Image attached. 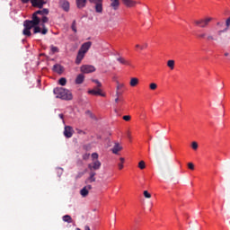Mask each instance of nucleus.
<instances>
[{"label": "nucleus", "instance_id": "18", "mask_svg": "<svg viewBox=\"0 0 230 230\" xmlns=\"http://www.w3.org/2000/svg\"><path fill=\"white\" fill-rule=\"evenodd\" d=\"M117 62H119V64H122V66H130V61L125 59V58H117Z\"/></svg>", "mask_w": 230, "mask_h": 230}, {"label": "nucleus", "instance_id": "28", "mask_svg": "<svg viewBox=\"0 0 230 230\" xmlns=\"http://www.w3.org/2000/svg\"><path fill=\"white\" fill-rule=\"evenodd\" d=\"M120 163L119 164V170H123V163H125V158H119Z\"/></svg>", "mask_w": 230, "mask_h": 230}, {"label": "nucleus", "instance_id": "17", "mask_svg": "<svg viewBox=\"0 0 230 230\" xmlns=\"http://www.w3.org/2000/svg\"><path fill=\"white\" fill-rule=\"evenodd\" d=\"M84 80H85V75L79 74L75 78V84L80 85L81 84H84Z\"/></svg>", "mask_w": 230, "mask_h": 230}, {"label": "nucleus", "instance_id": "25", "mask_svg": "<svg viewBox=\"0 0 230 230\" xmlns=\"http://www.w3.org/2000/svg\"><path fill=\"white\" fill-rule=\"evenodd\" d=\"M59 85H66L67 84V79L66 77H61L58 81Z\"/></svg>", "mask_w": 230, "mask_h": 230}, {"label": "nucleus", "instance_id": "26", "mask_svg": "<svg viewBox=\"0 0 230 230\" xmlns=\"http://www.w3.org/2000/svg\"><path fill=\"white\" fill-rule=\"evenodd\" d=\"M138 168H139L140 170H145V168H146V164H145V161H140V162L138 163Z\"/></svg>", "mask_w": 230, "mask_h": 230}, {"label": "nucleus", "instance_id": "31", "mask_svg": "<svg viewBox=\"0 0 230 230\" xmlns=\"http://www.w3.org/2000/svg\"><path fill=\"white\" fill-rule=\"evenodd\" d=\"M229 28L230 27L226 26L225 29L218 31L217 35H222V33H226L229 30Z\"/></svg>", "mask_w": 230, "mask_h": 230}, {"label": "nucleus", "instance_id": "58", "mask_svg": "<svg viewBox=\"0 0 230 230\" xmlns=\"http://www.w3.org/2000/svg\"><path fill=\"white\" fill-rule=\"evenodd\" d=\"M117 90H119V86H117Z\"/></svg>", "mask_w": 230, "mask_h": 230}, {"label": "nucleus", "instance_id": "12", "mask_svg": "<svg viewBox=\"0 0 230 230\" xmlns=\"http://www.w3.org/2000/svg\"><path fill=\"white\" fill-rule=\"evenodd\" d=\"M59 6L64 12H69V2L67 0H60Z\"/></svg>", "mask_w": 230, "mask_h": 230}, {"label": "nucleus", "instance_id": "8", "mask_svg": "<svg viewBox=\"0 0 230 230\" xmlns=\"http://www.w3.org/2000/svg\"><path fill=\"white\" fill-rule=\"evenodd\" d=\"M73 134H75V130L73 129V127L71 126H66L64 129V136L65 137H73Z\"/></svg>", "mask_w": 230, "mask_h": 230}, {"label": "nucleus", "instance_id": "40", "mask_svg": "<svg viewBox=\"0 0 230 230\" xmlns=\"http://www.w3.org/2000/svg\"><path fill=\"white\" fill-rule=\"evenodd\" d=\"M130 115H125L122 117V119H124V121H130Z\"/></svg>", "mask_w": 230, "mask_h": 230}, {"label": "nucleus", "instance_id": "42", "mask_svg": "<svg viewBox=\"0 0 230 230\" xmlns=\"http://www.w3.org/2000/svg\"><path fill=\"white\" fill-rule=\"evenodd\" d=\"M226 26H227V28H230V17L226 21Z\"/></svg>", "mask_w": 230, "mask_h": 230}, {"label": "nucleus", "instance_id": "27", "mask_svg": "<svg viewBox=\"0 0 230 230\" xmlns=\"http://www.w3.org/2000/svg\"><path fill=\"white\" fill-rule=\"evenodd\" d=\"M33 28V33L36 34V33H40V28L39 27V25H34L32 26Z\"/></svg>", "mask_w": 230, "mask_h": 230}, {"label": "nucleus", "instance_id": "52", "mask_svg": "<svg viewBox=\"0 0 230 230\" xmlns=\"http://www.w3.org/2000/svg\"><path fill=\"white\" fill-rule=\"evenodd\" d=\"M60 119H64V114H59Z\"/></svg>", "mask_w": 230, "mask_h": 230}, {"label": "nucleus", "instance_id": "7", "mask_svg": "<svg viewBox=\"0 0 230 230\" xmlns=\"http://www.w3.org/2000/svg\"><path fill=\"white\" fill-rule=\"evenodd\" d=\"M123 4L127 6V8H136L137 4H141V2H137L135 0H121Z\"/></svg>", "mask_w": 230, "mask_h": 230}, {"label": "nucleus", "instance_id": "19", "mask_svg": "<svg viewBox=\"0 0 230 230\" xmlns=\"http://www.w3.org/2000/svg\"><path fill=\"white\" fill-rule=\"evenodd\" d=\"M84 57H85V53L79 50L76 57V64H80L84 60Z\"/></svg>", "mask_w": 230, "mask_h": 230}, {"label": "nucleus", "instance_id": "24", "mask_svg": "<svg viewBox=\"0 0 230 230\" xmlns=\"http://www.w3.org/2000/svg\"><path fill=\"white\" fill-rule=\"evenodd\" d=\"M167 66L170 67V69L173 70L175 67V61L173 59L168 60Z\"/></svg>", "mask_w": 230, "mask_h": 230}, {"label": "nucleus", "instance_id": "21", "mask_svg": "<svg viewBox=\"0 0 230 230\" xmlns=\"http://www.w3.org/2000/svg\"><path fill=\"white\" fill-rule=\"evenodd\" d=\"M139 84V79L137 77H132L130 79L129 84L131 87H136Z\"/></svg>", "mask_w": 230, "mask_h": 230}, {"label": "nucleus", "instance_id": "11", "mask_svg": "<svg viewBox=\"0 0 230 230\" xmlns=\"http://www.w3.org/2000/svg\"><path fill=\"white\" fill-rule=\"evenodd\" d=\"M88 94H93V96H105V94L102 93V89H100V87L89 90Z\"/></svg>", "mask_w": 230, "mask_h": 230}, {"label": "nucleus", "instance_id": "4", "mask_svg": "<svg viewBox=\"0 0 230 230\" xmlns=\"http://www.w3.org/2000/svg\"><path fill=\"white\" fill-rule=\"evenodd\" d=\"M91 4H94L96 13H103V0H88Z\"/></svg>", "mask_w": 230, "mask_h": 230}, {"label": "nucleus", "instance_id": "55", "mask_svg": "<svg viewBox=\"0 0 230 230\" xmlns=\"http://www.w3.org/2000/svg\"><path fill=\"white\" fill-rule=\"evenodd\" d=\"M136 48H139V49H141V46L140 45H136Z\"/></svg>", "mask_w": 230, "mask_h": 230}, {"label": "nucleus", "instance_id": "23", "mask_svg": "<svg viewBox=\"0 0 230 230\" xmlns=\"http://www.w3.org/2000/svg\"><path fill=\"white\" fill-rule=\"evenodd\" d=\"M80 193L82 197H87L89 195V190H87V187H84L81 190Z\"/></svg>", "mask_w": 230, "mask_h": 230}, {"label": "nucleus", "instance_id": "3", "mask_svg": "<svg viewBox=\"0 0 230 230\" xmlns=\"http://www.w3.org/2000/svg\"><path fill=\"white\" fill-rule=\"evenodd\" d=\"M213 21V18L207 17L199 20H194L195 26H199V28H208L209 26V22Z\"/></svg>", "mask_w": 230, "mask_h": 230}, {"label": "nucleus", "instance_id": "1", "mask_svg": "<svg viewBox=\"0 0 230 230\" xmlns=\"http://www.w3.org/2000/svg\"><path fill=\"white\" fill-rule=\"evenodd\" d=\"M49 13V9L38 10L32 14V20H25L23 22V31L22 33L25 37H31V29L33 26H39L40 24V18L38 15H48Z\"/></svg>", "mask_w": 230, "mask_h": 230}, {"label": "nucleus", "instance_id": "33", "mask_svg": "<svg viewBox=\"0 0 230 230\" xmlns=\"http://www.w3.org/2000/svg\"><path fill=\"white\" fill-rule=\"evenodd\" d=\"M144 197L146 199H152V194H150L148 190H144Z\"/></svg>", "mask_w": 230, "mask_h": 230}, {"label": "nucleus", "instance_id": "45", "mask_svg": "<svg viewBox=\"0 0 230 230\" xmlns=\"http://www.w3.org/2000/svg\"><path fill=\"white\" fill-rule=\"evenodd\" d=\"M208 40H215V38L212 35L207 37Z\"/></svg>", "mask_w": 230, "mask_h": 230}, {"label": "nucleus", "instance_id": "5", "mask_svg": "<svg viewBox=\"0 0 230 230\" xmlns=\"http://www.w3.org/2000/svg\"><path fill=\"white\" fill-rule=\"evenodd\" d=\"M100 168H102V162H100L99 160H93V162L88 164V169L90 170V172L100 170Z\"/></svg>", "mask_w": 230, "mask_h": 230}, {"label": "nucleus", "instance_id": "29", "mask_svg": "<svg viewBox=\"0 0 230 230\" xmlns=\"http://www.w3.org/2000/svg\"><path fill=\"white\" fill-rule=\"evenodd\" d=\"M71 28H72L73 31L75 33H76L77 30H76V21L75 20L73 21Z\"/></svg>", "mask_w": 230, "mask_h": 230}, {"label": "nucleus", "instance_id": "44", "mask_svg": "<svg viewBox=\"0 0 230 230\" xmlns=\"http://www.w3.org/2000/svg\"><path fill=\"white\" fill-rule=\"evenodd\" d=\"M146 48H148V43H145L144 45L140 46V49H146Z\"/></svg>", "mask_w": 230, "mask_h": 230}, {"label": "nucleus", "instance_id": "59", "mask_svg": "<svg viewBox=\"0 0 230 230\" xmlns=\"http://www.w3.org/2000/svg\"><path fill=\"white\" fill-rule=\"evenodd\" d=\"M77 230H81L80 228H77Z\"/></svg>", "mask_w": 230, "mask_h": 230}, {"label": "nucleus", "instance_id": "10", "mask_svg": "<svg viewBox=\"0 0 230 230\" xmlns=\"http://www.w3.org/2000/svg\"><path fill=\"white\" fill-rule=\"evenodd\" d=\"M31 3L34 8H42L46 4L44 0H31Z\"/></svg>", "mask_w": 230, "mask_h": 230}, {"label": "nucleus", "instance_id": "41", "mask_svg": "<svg viewBox=\"0 0 230 230\" xmlns=\"http://www.w3.org/2000/svg\"><path fill=\"white\" fill-rule=\"evenodd\" d=\"M48 21H49V19L47 16H43L41 19V22H43V24H46V22H48Z\"/></svg>", "mask_w": 230, "mask_h": 230}, {"label": "nucleus", "instance_id": "39", "mask_svg": "<svg viewBox=\"0 0 230 230\" xmlns=\"http://www.w3.org/2000/svg\"><path fill=\"white\" fill-rule=\"evenodd\" d=\"M188 168H189V170H195V165L193 164V163H189Z\"/></svg>", "mask_w": 230, "mask_h": 230}, {"label": "nucleus", "instance_id": "15", "mask_svg": "<svg viewBox=\"0 0 230 230\" xmlns=\"http://www.w3.org/2000/svg\"><path fill=\"white\" fill-rule=\"evenodd\" d=\"M75 4L79 9L85 8L87 5V0H75Z\"/></svg>", "mask_w": 230, "mask_h": 230}, {"label": "nucleus", "instance_id": "37", "mask_svg": "<svg viewBox=\"0 0 230 230\" xmlns=\"http://www.w3.org/2000/svg\"><path fill=\"white\" fill-rule=\"evenodd\" d=\"M93 82L97 84L96 87H99V88L102 87V83H100V81H98V79H93Z\"/></svg>", "mask_w": 230, "mask_h": 230}, {"label": "nucleus", "instance_id": "14", "mask_svg": "<svg viewBox=\"0 0 230 230\" xmlns=\"http://www.w3.org/2000/svg\"><path fill=\"white\" fill-rule=\"evenodd\" d=\"M89 177L86 179L85 183L89 182H96V178L94 177L96 175V172L94 171H90Z\"/></svg>", "mask_w": 230, "mask_h": 230}, {"label": "nucleus", "instance_id": "2", "mask_svg": "<svg viewBox=\"0 0 230 230\" xmlns=\"http://www.w3.org/2000/svg\"><path fill=\"white\" fill-rule=\"evenodd\" d=\"M54 94H57V98H60L61 100H73V93L66 88H55Z\"/></svg>", "mask_w": 230, "mask_h": 230}, {"label": "nucleus", "instance_id": "35", "mask_svg": "<svg viewBox=\"0 0 230 230\" xmlns=\"http://www.w3.org/2000/svg\"><path fill=\"white\" fill-rule=\"evenodd\" d=\"M42 31H41V34L42 35H46L48 33V30L46 29V25L42 24Z\"/></svg>", "mask_w": 230, "mask_h": 230}, {"label": "nucleus", "instance_id": "57", "mask_svg": "<svg viewBox=\"0 0 230 230\" xmlns=\"http://www.w3.org/2000/svg\"><path fill=\"white\" fill-rule=\"evenodd\" d=\"M128 139H130V133H128Z\"/></svg>", "mask_w": 230, "mask_h": 230}, {"label": "nucleus", "instance_id": "56", "mask_svg": "<svg viewBox=\"0 0 230 230\" xmlns=\"http://www.w3.org/2000/svg\"><path fill=\"white\" fill-rule=\"evenodd\" d=\"M152 139H153V137L149 136V141H152Z\"/></svg>", "mask_w": 230, "mask_h": 230}, {"label": "nucleus", "instance_id": "13", "mask_svg": "<svg viewBox=\"0 0 230 230\" xmlns=\"http://www.w3.org/2000/svg\"><path fill=\"white\" fill-rule=\"evenodd\" d=\"M52 71L58 73V75H62V73H64V66L60 64H56L53 66Z\"/></svg>", "mask_w": 230, "mask_h": 230}, {"label": "nucleus", "instance_id": "36", "mask_svg": "<svg viewBox=\"0 0 230 230\" xmlns=\"http://www.w3.org/2000/svg\"><path fill=\"white\" fill-rule=\"evenodd\" d=\"M191 146L193 150H197L199 148V144L197 142H192Z\"/></svg>", "mask_w": 230, "mask_h": 230}, {"label": "nucleus", "instance_id": "6", "mask_svg": "<svg viewBox=\"0 0 230 230\" xmlns=\"http://www.w3.org/2000/svg\"><path fill=\"white\" fill-rule=\"evenodd\" d=\"M81 73L89 74V73H94L96 71V67L92 65H83L81 67Z\"/></svg>", "mask_w": 230, "mask_h": 230}, {"label": "nucleus", "instance_id": "48", "mask_svg": "<svg viewBox=\"0 0 230 230\" xmlns=\"http://www.w3.org/2000/svg\"><path fill=\"white\" fill-rule=\"evenodd\" d=\"M83 159H84V160L89 159V154L84 155Z\"/></svg>", "mask_w": 230, "mask_h": 230}, {"label": "nucleus", "instance_id": "16", "mask_svg": "<svg viewBox=\"0 0 230 230\" xmlns=\"http://www.w3.org/2000/svg\"><path fill=\"white\" fill-rule=\"evenodd\" d=\"M110 6L112 8V10H119V0H111Z\"/></svg>", "mask_w": 230, "mask_h": 230}, {"label": "nucleus", "instance_id": "51", "mask_svg": "<svg viewBox=\"0 0 230 230\" xmlns=\"http://www.w3.org/2000/svg\"><path fill=\"white\" fill-rule=\"evenodd\" d=\"M84 230H91V227H89V226H85Z\"/></svg>", "mask_w": 230, "mask_h": 230}, {"label": "nucleus", "instance_id": "47", "mask_svg": "<svg viewBox=\"0 0 230 230\" xmlns=\"http://www.w3.org/2000/svg\"><path fill=\"white\" fill-rule=\"evenodd\" d=\"M23 4H28L31 0H21Z\"/></svg>", "mask_w": 230, "mask_h": 230}, {"label": "nucleus", "instance_id": "9", "mask_svg": "<svg viewBox=\"0 0 230 230\" xmlns=\"http://www.w3.org/2000/svg\"><path fill=\"white\" fill-rule=\"evenodd\" d=\"M93 46V42H91V41H87V42H84L82 46H81V48H80V49H79V51H81V52H83V53H87L88 51H89V49H91V47Z\"/></svg>", "mask_w": 230, "mask_h": 230}, {"label": "nucleus", "instance_id": "30", "mask_svg": "<svg viewBox=\"0 0 230 230\" xmlns=\"http://www.w3.org/2000/svg\"><path fill=\"white\" fill-rule=\"evenodd\" d=\"M149 89H151V91H155V89H157V84L155 83H151L149 84Z\"/></svg>", "mask_w": 230, "mask_h": 230}, {"label": "nucleus", "instance_id": "20", "mask_svg": "<svg viewBox=\"0 0 230 230\" xmlns=\"http://www.w3.org/2000/svg\"><path fill=\"white\" fill-rule=\"evenodd\" d=\"M122 149H123V147H121V146H119V143H115L111 151H112V154H118V152H120V150H122Z\"/></svg>", "mask_w": 230, "mask_h": 230}, {"label": "nucleus", "instance_id": "38", "mask_svg": "<svg viewBox=\"0 0 230 230\" xmlns=\"http://www.w3.org/2000/svg\"><path fill=\"white\" fill-rule=\"evenodd\" d=\"M154 151L155 152H159V144H157V143L154 144Z\"/></svg>", "mask_w": 230, "mask_h": 230}, {"label": "nucleus", "instance_id": "34", "mask_svg": "<svg viewBox=\"0 0 230 230\" xmlns=\"http://www.w3.org/2000/svg\"><path fill=\"white\" fill-rule=\"evenodd\" d=\"M98 157H99L98 153H93L92 154L93 161H98Z\"/></svg>", "mask_w": 230, "mask_h": 230}, {"label": "nucleus", "instance_id": "43", "mask_svg": "<svg viewBox=\"0 0 230 230\" xmlns=\"http://www.w3.org/2000/svg\"><path fill=\"white\" fill-rule=\"evenodd\" d=\"M217 26H218L219 28H222L224 26V22H217Z\"/></svg>", "mask_w": 230, "mask_h": 230}, {"label": "nucleus", "instance_id": "50", "mask_svg": "<svg viewBox=\"0 0 230 230\" xmlns=\"http://www.w3.org/2000/svg\"><path fill=\"white\" fill-rule=\"evenodd\" d=\"M86 114H88L91 118H93V113L90 111H87Z\"/></svg>", "mask_w": 230, "mask_h": 230}, {"label": "nucleus", "instance_id": "46", "mask_svg": "<svg viewBox=\"0 0 230 230\" xmlns=\"http://www.w3.org/2000/svg\"><path fill=\"white\" fill-rule=\"evenodd\" d=\"M199 39H204L206 37V33H202L198 35Z\"/></svg>", "mask_w": 230, "mask_h": 230}, {"label": "nucleus", "instance_id": "49", "mask_svg": "<svg viewBox=\"0 0 230 230\" xmlns=\"http://www.w3.org/2000/svg\"><path fill=\"white\" fill-rule=\"evenodd\" d=\"M84 188H86V190H93V186H91V185H87V186H85Z\"/></svg>", "mask_w": 230, "mask_h": 230}, {"label": "nucleus", "instance_id": "32", "mask_svg": "<svg viewBox=\"0 0 230 230\" xmlns=\"http://www.w3.org/2000/svg\"><path fill=\"white\" fill-rule=\"evenodd\" d=\"M50 50L52 51V53H58V51H59L58 47H55L53 45L50 46Z\"/></svg>", "mask_w": 230, "mask_h": 230}, {"label": "nucleus", "instance_id": "22", "mask_svg": "<svg viewBox=\"0 0 230 230\" xmlns=\"http://www.w3.org/2000/svg\"><path fill=\"white\" fill-rule=\"evenodd\" d=\"M63 222H67V224H73V217L69 215H65L62 217Z\"/></svg>", "mask_w": 230, "mask_h": 230}, {"label": "nucleus", "instance_id": "54", "mask_svg": "<svg viewBox=\"0 0 230 230\" xmlns=\"http://www.w3.org/2000/svg\"><path fill=\"white\" fill-rule=\"evenodd\" d=\"M225 57H229V53L226 52Z\"/></svg>", "mask_w": 230, "mask_h": 230}, {"label": "nucleus", "instance_id": "53", "mask_svg": "<svg viewBox=\"0 0 230 230\" xmlns=\"http://www.w3.org/2000/svg\"><path fill=\"white\" fill-rule=\"evenodd\" d=\"M115 102H116V103H118V102H119V98H116Z\"/></svg>", "mask_w": 230, "mask_h": 230}]
</instances>
